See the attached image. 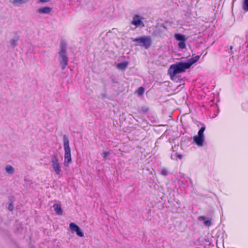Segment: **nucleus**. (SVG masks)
Returning <instances> with one entry per match:
<instances>
[{
  "label": "nucleus",
  "instance_id": "f257e3e1",
  "mask_svg": "<svg viewBox=\"0 0 248 248\" xmlns=\"http://www.w3.org/2000/svg\"><path fill=\"white\" fill-rule=\"evenodd\" d=\"M199 59V56H196L188 59L186 62H181L171 65L168 70V73L171 78L173 79L178 74L185 72L193 64L197 62Z\"/></svg>",
  "mask_w": 248,
  "mask_h": 248
},
{
  "label": "nucleus",
  "instance_id": "f03ea898",
  "mask_svg": "<svg viewBox=\"0 0 248 248\" xmlns=\"http://www.w3.org/2000/svg\"><path fill=\"white\" fill-rule=\"evenodd\" d=\"M69 140L66 136H63V148L64 150L63 165L65 167H68L72 162L71 149L69 146Z\"/></svg>",
  "mask_w": 248,
  "mask_h": 248
},
{
  "label": "nucleus",
  "instance_id": "7ed1b4c3",
  "mask_svg": "<svg viewBox=\"0 0 248 248\" xmlns=\"http://www.w3.org/2000/svg\"><path fill=\"white\" fill-rule=\"evenodd\" d=\"M58 60L62 69H64L68 64V58L66 54V45L62 43L61 45L60 51L59 52Z\"/></svg>",
  "mask_w": 248,
  "mask_h": 248
},
{
  "label": "nucleus",
  "instance_id": "20e7f679",
  "mask_svg": "<svg viewBox=\"0 0 248 248\" xmlns=\"http://www.w3.org/2000/svg\"><path fill=\"white\" fill-rule=\"evenodd\" d=\"M134 42H136V46L144 47L145 48H148L152 45V41L150 36H143L136 38H131Z\"/></svg>",
  "mask_w": 248,
  "mask_h": 248
},
{
  "label": "nucleus",
  "instance_id": "39448f33",
  "mask_svg": "<svg viewBox=\"0 0 248 248\" xmlns=\"http://www.w3.org/2000/svg\"><path fill=\"white\" fill-rule=\"evenodd\" d=\"M205 128L204 126L202 127L198 132V135L194 136L193 140L196 145L199 147H202L203 145L204 141V131Z\"/></svg>",
  "mask_w": 248,
  "mask_h": 248
},
{
  "label": "nucleus",
  "instance_id": "423d86ee",
  "mask_svg": "<svg viewBox=\"0 0 248 248\" xmlns=\"http://www.w3.org/2000/svg\"><path fill=\"white\" fill-rule=\"evenodd\" d=\"M174 37L176 41L179 42L178 44V47L182 50L185 49L186 47V42L187 37L185 35L180 33H175L174 35Z\"/></svg>",
  "mask_w": 248,
  "mask_h": 248
},
{
  "label": "nucleus",
  "instance_id": "0eeeda50",
  "mask_svg": "<svg viewBox=\"0 0 248 248\" xmlns=\"http://www.w3.org/2000/svg\"><path fill=\"white\" fill-rule=\"evenodd\" d=\"M51 166L56 174L59 175L62 172V165L57 157L54 156L51 161Z\"/></svg>",
  "mask_w": 248,
  "mask_h": 248
},
{
  "label": "nucleus",
  "instance_id": "6e6552de",
  "mask_svg": "<svg viewBox=\"0 0 248 248\" xmlns=\"http://www.w3.org/2000/svg\"><path fill=\"white\" fill-rule=\"evenodd\" d=\"M69 229L72 233H76L79 237H82L84 236V233L82 230L75 223H70Z\"/></svg>",
  "mask_w": 248,
  "mask_h": 248
},
{
  "label": "nucleus",
  "instance_id": "1a4fd4ad",
  "mask_svg": "<svg viewBox=\"0 0 248 248\" xmlns=\"http://www.w3.org/2000/svg\"><path fill=\"white\" fill-rule=\"evenodd\" d=\"M131 23L136 27L144 26V24L141 20V18L138 15H135L133 16Z\"/></svg>",
  "mask_w": 248,
  "mask_h": 248
},
{
  "label": "nucleus",
  "instance_id": "9d476101",
  "mask_svg": "<svg viewBox=\"0 0 248 248\" xmlns=\"http://www.w3.org/2000/svg\"><path fill=\"white\" fill-rule=\"evenodd\" d=\"M52 11V8L49 7H44L38 9V12L41 14H49Z\"/></svg>",
  "mask_w": 248,
  "mask_h": 248
},
{
  "label": "nucleus",
  "instance_id": "9b49d317",
  "mask_svg": "<svg viewBox=\"0 0 248 248\" xmlns=\"http://www.w3.org/2000/svg\"><path fill=\"white\" fill-rule=\"evenodd\" d=\"M29 0H10V1L14 5L19 6L27 3L29 1Z\"/></svg>",
  "mask_w": 248,
  "mask_h": 248
},
{
  "label": "nucleus",
  "instance_id": "f8f14e48",
  "mask_svg": "<svg viewBox=\"0 0 248 248\" xmlns=\"http://www.w3.org/2000/svg\"><path fill=\"white\" fill-rule=\"evenodd\" d=\"M6 172L9 175H13L15 171V170L13 167L10 165H7L4 168Z\"/></svg>",
  "mask_w": 248,
  "mask_h": 248
},
{
  "label": "nucleus",
  "instance_id": "ddd939ff",
  "mask_svg": "<svg viewBox=\"0 0 248 248\" xmlns=\"http://www.w3.org/2000/svg\"><path fill=\"white\" fill-rule=\"evenodd\" d=\"M128 65V62H124L117 65V68L121 70H124Z\"/></svg>",
  "mask_w": 248,
  "mask_h": 248
},
{
  "label": "nucleus",
  "instance_id": "4468645a",
  "mask_svg": "<svg viewBox=\"0 0 248 248\" xmlns=\"http://www.w3.org/2000/svg\"><path fill=\"white\" fill-rule=\"evenodd\" d=\"M171 158L173 160H177L178 158L182 159L183 156L182 155L178 154L176 152H173L171 155Z\"/></svg>",
  "mask_w": 248,
  "mask_h": 248
},
{
  "label": "nucleus",
  "instance_id": "2eb2a0df",
  "mask_svg": "<svg viewBox=\"0 0 248 248\" xmlns=\"http://www.w3.org/2000/svg\"><path fill=\"white\" fill-rule=\"evenodd\" d=\"M54 208L56 213L58 215H61L62 213V211L61 209V206L58 204H54Z\"/></svg>",
  "mask_w": 248,
  "mask_h": 248
},
{
  "label": "nucleus",
  "instance_id": "dca6fc26",
  "mask_svg": "<svg viewBox=\"0 0 248 248\" xmlns=\"http://www.w3.org/2000/svg\"><path fill=\"white\" fill-rule=\"evenodd\" d=\"M243 9L246 11H248V0H243Z\"/></svg>",
  "mask_w": 248,
  "mask_h": 248
},
{
  "label": "nucleus",
  "instance_id": "f3484780",
  "mask_svg": "<svg viewBox=\"0 0 248 248\" xmlns=\"http://www.w3.org/2000/svg\"><path fill=\"white\" fill-rule=\"evenodd\" d=\"M18 41L17 38H13L11 40L10 44L13 47H15L17 45V42Z\"/></svg>",
  "mask_w": 248,
  "mask_h": 248
},
{
  "label": "nucleus",
  "instance_id": "a211bd4d",
  "mask_svg": "<svg viewBox=\"0 0 248 248\" xmlns=\"http://www.w3.org/2000/svg\"><path fill=\"white\" fill-rule=\"evenodd\" d=\"M144 90L143 87H140L137 91V93L139 95H141L144 93Z\"/></svg>",
  "mask_w": 248,
  "mask_h": 248
},
{
  "label": "nucleus",
  "instance_id": "6ab92c4d",
  "mask_svg": "<svg viewBox=\"0 0 248 248\" xmlns=\"http://www.w3.org/2000/svg\"><path fill=\"white\" fill-rule=\"evenodd\" d=\"M203 224L205 226H207V227H209L211 226V221L210 220H204V222H203Z\"/></svg>",
  "mask_w": 248,
  "mask_h": 248
},
{
  "label": "nucleus",
  "instance_id": "aec40b11",
  "mask_svg": "<svg viewBox=\"0 0 248 248\" xmlns=\"http://www.w3.org/2000/svg\"><path fill=\"white\" fill-rule=\"evenodd\" d=\"M110 154V153L108 152H104L102 154V156L104 158H106L107 157L108 155H109Z\"/></svg>",
  "mask_w": 248,
  "mask_h": 248
},
{
  "label": "nucleus",
  "instance_id": "412c9836",
  "mask_svg": "<svg viewBox=\"0 0 248 248\" xmlns=\"http://www.w3.org/2000/svg\"><path fill=\"white\" fill-rule=\"evenodd\" d=\"M161 174L162 175L166 176L168 174V171L166 169H164L161 170Z\"/></svg>",
  "mask_w": 248,
  "mask_h": 248
},
{
  "label": "nucleus",
  "instance_id": "4be33fe9",
  "mask_svg": "<svg viewBox=\"0 0 248 248\" xmlns=\"http://www.w3.org/2000/svg\"><path fill=\"white\" fill-rule=\"evenodd\" d=\"M51 0H38V3H45L49 2Z\"/></svg>",
  "mask_w": 248,
  "mask_h": 248
},
{
  "label": "nucleus",
  "instance_id": "5701e85b",
  "mask_svg": "<svg viewBox=\"0 0 248 248\" xmlns=\"http://www.w3.org/2000/svg\"><path fill=\"white\" fill-rule=\"evenodd\" d=\"M206 217L204 216H200L199 217V220H205Z\"/></svg>",
  "mask_w": 248,
  "mask_h": 248
},
{
  "label": "nucleus",
  "instance_id": "b1692460",
  "mask_svg": "<svg viewBox=\"0 0 248 248\" xmlns=\"http://www.w3.org/2000/svg\"><path fill=\"white\" fill-rule=\"evenodd\" d=\"M8 208L11 211L13 210V205H12V204L10 203L9 205Z\"/></svg>",
  "mask_w": 248,
  "mask_h": 248
},
{
  "label": "nucleus",
  "instance_id": "393cba45",
  "mask_svg": "<svg viewBox=\"0 0 248 248\" xmlns=\"http://www.w3.org/2000/svg\"><path fill=\"white\" fill-rule=\"evenodd\" d=\"M189 180H190V183H191V184H192V180H191V179H189Z\"/></svg>",
  "mask_w": 248,
  "mask_h": 248
},
{
  "label": "nucleus",
  "instance_id": "a878e982",
  "mask_svg": "<svg viewBox=\"0 0 248 248\" xmlns=\"http://www.w3.org/2000/svg\"><path fill=\"white\" fill-rule=\"evenodd\" d=\"M232 46H230V49H232Z\"/></svg>",
  "mask_w": 248,
  "mask_h": 248
}]
</instances>
